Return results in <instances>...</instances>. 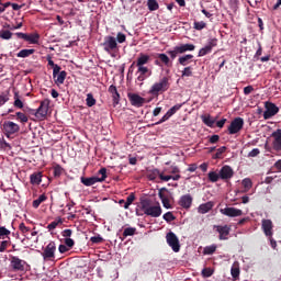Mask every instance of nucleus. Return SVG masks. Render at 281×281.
I'll use <instances>...</instances> for the list:
<instances>
[{"mask_svg":"<svg viewBox=\"0 0 281 281\" xmlns=\"http://www.w3.org/2000/svg\"><path fill=\"white\" fill-rule=\"evenodd\" d=\"M140 206L146 216H151V218H159L161 216V205L159 202L151 204L150 201L143 200Z\"/></svg>","mask_w":281,"mask_h":281,"instance_id":"obj_1","label":"nucleus"},{"mask_svg":"<svg viewBox=\"0 0 281 281\" xmlns=\"http://www.w3.org/2000/svg\"><path fill=\"white\" fill-rule=\"evenodd\" d=\"M168 89H170V82L168 81L167 77H164L150 87L149 93L150 95H159V93H164L168 91Z\"/></svg>","mask_w":281,"mask_h":281,"instance_id":"obj_2","label":"nucleus"},{"mask_svg":"<svg viewBox=\"0 0 281 281\" xmlns=\"http://www.w3.org/2000/svg\"><path fill=\"white\" fill-rule=\"evenodd\" d=\"M147 177L150 181H155L157 177H159L161 181H170V179H172V181H179V179H181V175L166 176L164 175V172L159 171V169H153L151 171L148 172Z\"/></svg>","mask_w":281,"mask_h":281,"instance_id":"obj_3","label":"nucleus"},{"mask_svg":"<svg viewBox=\"0 0 281 281\" xmlns=\"http://www.w3.org/2000/svg\"><path fill=\"white\" fill-rule=\"evenodd\" d=\"M99 175H101V177L93 176L90 178H81V183L87 187L95 186V183H102V181L106 180V168H101L99 170Z\"/></svg>","mask_w":281,"mask_h":281,"instance_id":"obj_4","label":"nucleus"},{"mask_svg":"<svg viewBox=\"0 0 281 281\" xmlns=\"http://www.w3.org/2000/svg\"><path fill=\"white\" fill-rule=\"evenodd\" d=\"M102 47L108 54H113V52L117 50V40L113 36H105Z\"/></svg>","mask_w":281,"mask_h":281,"instance_id":"obj_5","label":"nucleus"},{"mask_svg":"<svg viewBox=\"0 0 281 281\" xmlns=\"http://www.w3.org/2000/svg\"><path fill=\"white\" fill-rule=\"evenodd\" d=\"M243 126H245V120L243 117L234 119L228 126V134L236 135V133H240Z\"/></svg>","mask_w":281,"mask_h":281,"instance_id":"obj_6","label":"nucleus"},{"mask_svg":"<svg viewBox=\"0 0 281 281\" xmlns=\"http://www.w3.org/2000/svg\"><path fill=\"white\" fill-rule=\"evenodd\" d=\"M166 240H167V245L171 247L172 251H175L176 254L180 251L181 245L179 244V237H177L175 233L169 232L166 235Z\"/></svg>","mask_w":281,"mask_h":281,"instance_id":"obj_7","label":"nucleus"},{"mask_svg":"<svg viewBox=\"0 0 281 281\" xmlns=\"http://www.w3.org/2000/svg\"><path fill=\"white\" fill-rule=\"evenodd\" d=\"M42 257L44 260H54L56 258V243L50 241L42 252Z\"/></svg>","mask_w":281,"mask_h":281,"instance_id":"obj_8","label":"nucleus"},{"mask_svg":"<svg viewBox=\"0 0 281 281\" xmlns=\"http://www.w3.org/2000/svg\"><path fill=\"white\" fill-rule=\"evenodd\" d=\"M10 266L13 271H23L27 267V261L22 260L16 256H11Z\"/></svg>","mask_w":281,"mask_h":281,"instance_id":"obj_9","label":"nucleus"},{"mask_svg":"<svg viewBox=\"0 0 281 281\" xmlns=\"http://www.w3.org/2000/svg\"><path fill=\"white\" fill-rule=\"evenodd\" d=\"M49 111V100L45 99L41 102L40 108L37 109L35 115L36 117H38L40 120H43L45 117H47V113Z\"/></svg>","mask_w":281,"mask_h":281,"instance_id":"obj_10","label":"nucleus"},{"mask_svg":"<svg viewBox=\"0 0 281 281\" xmlns=\"http://www.w3.org/2000/svg\"><path fill=\"white\" fill-rule=\"evenodd\" d=\"M272 148L276 153H281V130H277L271 134Z\"/></svg>","mask_w":281,"mask_h":281,"instance_id":"obj_11","label":"nucleus"},{"mask_svg":"<svg viewBox=\"0 0 281 281\" xmlns=\"http://www.w3.org/2000/svg\"><path fill=\"white\" fill-rule=\"evenodd\" d=\"M221 214L224 216H229L231 218H236L237 216H243V210L236 207H225L220 210Z\"/></svg>","mask_w":281,"mask_h":281,"instance_id":"obj_12","label":"nucleus"},{"mask_svg":"<svg viewBox=\"0 0 281 281\" xmlns=\"http://www.w3.org/2000/svg\"><path fill=\"white\" fill-rule=\"evenodd\" d=\"M127 98L132 104V106H144V104L146 103V99L139 97V94L137 93H128Z\"/></svg>","mask_w":281,"mask_h":281,"instance_id":"obj_13","label":"nucleus"},{"mask_svg":"<svg viewBox=\"0 0 281 281\" xmlns=\"http://www.w3.org/2000/svg\"><path fill=\"white\" fill-rule=\"evenodd\" d=\"M217 43H218V40L216 38L210 40L209 43L199 50V56H207V54H210L212 49L216 47Z\"/></svg>","mask_w":281,"mask_h":281,"instance_id":"obj_14","label":"nucleus"},{"mask_svg":"<svg viewBox=\"0 0 281 281\" xmlns=\"http://www.w3.org/2000/svg\"><path fill=\"white\" fill-rule=\"evenodd\" d=\"M3 128L8 135H14V133H19L21 131V127L19 124L12 122V121H7L3 123Z\"/></svg>","mask_w":281,"mask_h":281,"instance_id":"obj_15","label":"nucleus"},{"mask_svg":"<svg viewBox=\"0 0 281 281\" xmlns=\"http://www.w3.org/2000/svg\"><path fill=\"white\" fill-rule=\"evenodd\" d=\"M279 109L273 103H266V111L263 112L265 120H271L278 113Z\"/></svg>","mask_w":281,"mask_h":281,"instance_id":"obj_16","label":"nucleus"},{"mask_svg":"<svg viewBox=\"0 0 281 281\" xmlns=\"http://www.w3.org/2000/svg\"><path fill=\"white\" fill-rule=\"evenodd\" d=\"M261 227L266 236H268L269 238L273 236V222H271V220H262Z\"/></svg>","mask_w":281,"mask_h":281,"instance_id":"obj_17","label":"nucleus"},{"mask_svg":"<svg viewBox=\"0 0 281 281\" xmlns=\"http://www.w3.org/2000/svg\"><path fill=\"white\" fill-rule=\"evenodd\" d=\"M182 104H176L170 110L167 111V113L159 120L156 124H164V122H167V120H170L179 109H181Z\"/></svg>","mask_w":281,"mask_h":281,"instance_id":"obj_18","label":"nucleus"},{"mask_svg":"<svg viewBox=\"0 0 281 281\" xmlns=\"http://www.w3.org/2000/svg\"><path fill=\"white\" fill-rule=\"evenodd\" d=\"M53 78H54L55 85H57V87H60V85H65V80L67 79V71L59 70V72L55 74V70H53Z\"/></svg>","mask_w":281,"mask_h":281,"instance_id":"obj_19","label":"nucleus"},{"mask_svg":"<svg viewBox=\"0 0 281 281\" xmlns=\"http://www.w3.org/2000/svg\"><path fill=\"white\" fill-rule=\"evenodd\" d=\"M220 177L223 181L232 179V177H234V169L227 165L222 167L220 170Z\"/></svg>","mask_w":281,"mask_h":281,"instance_id":"obj_20","label":"nucleus"},{"mask_svg":"<svg viewBox=\"0 0 281 281\" xmlns=\"http://www.w3.org/2000/svg\"><path fill=\"white\" fill-rule=\"evenodd\" d=\"M109 93H111V95H112L113 106H117V104H120V92H117V87H115L113 85L110 86Z\"/></svg>","mask_w":281,"mask_h":281,"instance_id":"obj_21","label":"nucleus"},{"mask_svg":"<svg viewBox=\"0 0 281 281\" xmlns=\"http://www.w3.org/2000/svg\"><path fill=\"white\" fill-rule=\"evenodd\" d=\"M179 205L186 210L190 209L192 205V195L186 194L180 198Z\"/></svg>","mask_w":281,"mask_h":281,"instance_id":"obj_22","label":"nucleus"},{"mask_svg":"<svg viewBox=\"0 0 281 281\" xmlns=\"http://www.w3.org/2000/svg\"><path fill=\"white\" fill-rule=\"evenodd\" d=\"M214 207V202L209 201L206 203L200 204L198 207L199 214H207Z\"/></svg>","mask_w":281,"mask_h":281,"instance_id":"obj_23","label":"nucleus"},{"mask_svg":"<svg viewBox=\"0 0 281 281\" xmlns=\"http://www.w3.org/2000/svg\"><path fill=\"white\" fill-rule=\"evenodd\" d=\"M218 234H220V240H227V236H229V226H217L216 227Z\"/></svg>","mask_w":281,"mask_h":281,"instance_id":"obj_24","label":"nucleus"},{"mask_svg":"<svg viewBox=\"0 0 281 281\" xmlns=\"http://www.w3.org/2000/svg\"><path fill=\"white\" fill-rule=\"evenodd\" d=\"M231 274L234 281L238 280L240 278V265L238 261H235L231 269Z\"/></svg>","mask_w":281,"mask_h":281,"instance_id":"obj_25","label":"nucleus"},{"mask_svg":"<svg viewBox=\"0 0 281 281\" xmlns=\"http://www.w3.org/2000/svg\"><path fill=\"white\" fill-rule=\"evenodd\" d=\"M177 46H178V50H180V54H186V52H194L195 49L194 44H180Z\"/></svg>","mask_w":281,"mask_h":281,"instance_id":"obj_26","label":"nucleus"},{"mask_svg":"<svg viewBox=\"0 0 281 281\" xmlns=\"http://www.w3.org/2000/svg\"><path fill=\"white\" fill-rule=\"evenodd\" d=\"M192 58H194V55H184L179 57L178 63L182 65V67H188V65L192 63Z\"/></svg>","mask_w":281,"mask_h":281,"instance_id":"obj_27","label":"nucleus"},{"mask_svg":"<svg viewBox=\"0 0 281 281\" xmlns=\"http://www.w3.org/2000/svg\"><path fill=\"white\" fill-rule=\"evenodd\" d=\"M150 60V56L140 54L136 60V66H144L148 65V61Z\"/></svg>","mask_w":281,"mask_h":281,"instance_id":"obj_28","label":"nucleus"},{"mask_svg":"<svg viewBox=\"0 0 281 281\" xmlns=\"http://www.w3.org/2000/svg\"><path fill=\"white\" fill-rule=\"evenodd\" d=\"M158 196H159L164 207H166V210H170L172 207V205H170V200L162 192H159Z\"/></svg>","mask_w":281,"mask_h":281,"instance_id":"obj_29","label":"nucleus"},{"mask_svg":"<svg viewBox=\"0 0 281 281\" xmlns=\"http://www.w3.org/2000/svg\"><path fill=\"white\" fill-rule=\"evenodd\" d=\"M42 181H43V175H41V172L31 175V183L33 186H40Z\"/></svg>","mask_w":281,"mask_h":281,"instance_id":"obj_30","label":"nucleus"},{"mask_svg":"<svg viewBox=\"0 0 281 281\" xmlns=\"http://www.w3.org/2000/svg\"><path fill=\"white\" fill-rule=\"evenodd\" d=\"M136 67H138L137 74H140L138 76V80L140 82H143V80L145 79L144 76H146V74H148V67H146V66H136Z\"/></svg>","mask_w":281,"mask_h":281,"instance_id":"obj_31","label":"nucleus"},{"mask_svg":"<svg viewBox=\"0 0 281 281\" xmlns=\"http://www.w3.org/2000/svg\"><path fill=\"white\" fill-rule=\"evenodd\" d=\"M218 179H221V171L220 172H216V171L209 172V181H211V183H216V181H218Z\"/></svg>","mask_w":281,"mask_h":281,"instance_id":"obj_32","label":"nucleus"},{"mask_svg":"<svg viewBox=\"0 0 281 281\" xmlns=\"http://www.w3.org/2000/svg\"><path fill=\"white\" fill-rule=\"evenodd\" d=\"M216 249H217L216 244H213L211 246H206L203 249V255L204 256H212V254H214V251H216Z\"/></svg>","mask_w":281,"mask_h":281,"instance_id":"obj_33","label":"nucleus"},{"mask_svg":"<svg viewBox=\"0 0 281 281\" xmlns=\"http://www.w3.org/2000/svg\"><path fill=\"white\" fill-rule=\"evenodd\" d=\"M34 54V49H22L18 53V58H27L29 56H32Z\"/></svg>","mask_w":281,"mask_h":281,"instance_id":"obj_34","label":"nucleus"},{"mask_svg":"<svg viewBox=\"0 0 281 281\" xmlns=\"http://www.w3.org/2000/svg\"><path fill=\"white\" fill-rule=\"evenodd\" d=\"M147 7L150 12H155V10H159V3L157 0H147Z\"/></svg>","mask_w":281,"mask_h":281,"instance_id":"obj_35","label":"nucleus"},{"mask_svg":"<svg viewBox=\"0 0 281 281\" xmlns=\"http://www.w3.org/2000/svg\"><path fill=\"white\" fill-rule=\"evenodd\" d=\"M241 184L244 186V190L243 192H247L248 190H251V187L254 186V183L251 182V179L246 178L241 181Z\"/></svg>","mask_w":281,"mask_h":281,"instance_id":"obj_36","label":"nucleus"},{"mask_svg":"<svg viewBox=\"0 0 281 281\" xmlns=\"http://www.w3.org/2000/svg\"><path fill=\"white\" fill-rule=\"evenodd\" d=\"M14 103L13 105L16 108V109H23V101H21V98L19 97V92H14Z\"/></svg>","mask_w":281,"mask_h":281,"instance_id":"obj_37","label":"nucleus"},{"mask_svg":"<svg viewBox=\"0 0 281 281\" xmlns=\"http://www.w3.org/2000/svg\"><path fill=\"white\" fill-rule=\"evenodd\" d=\"M44 201H47V196L45 194L40 195L38 199L33 201V207L37 209Z\"/></svg>","mask_w":281,"mask_h":281,"instance_id":"obj_38","label":"nucleus"},{"mask_svg":"<svg viewBox=\"0 0 281 281\" xmlns=\"http://www.w3.org/2000/svg\"><path fill=\"white\" fill-rule=\"evenodd\" d=\"M135 232H137V228L135 227H127L123 232V236L126 238L128 236H135Z\"/></svg>","mask_w":281,"mask_h":281,"instance_id":"obj_39","label":"nucleus"},{"mask_svg":"<svg viewBox=\"0 0 281 281\" xmlns=\"http://www.w3.org/2000/svg\"><path fill=\"white\" fill-rule=\"evenodd\" d=\"M167 54H169L170 58L172 60H175V58H177V56H179V54H181V52L179 50V46H176V47H173V49L168 50Z\"/></svg>","mask_w":281,"mask_h":281,"instance_id":"obj_40","label":"nucleus"},{"mask_svg":"<svg viewBox=\"0 0 281 281\" xmlns=\"http://www.w3.org/2000/svg\"><path fill=\"white\" fill-rule=\"evenodd\" d=\"M133 201H135V195L132 193L127 196L126 202L123 205L124 210H128V207H131L133 204Z\"/></svg>","mask_w":281,"mask_h":281,"instance_id":"obj_41","label":"nucleus"},{"mask_svg":"<svg viewBox=\"0 0 281 281\" xmlns=\"http://www.w3.org/2000/svg\"><path fill=\"white\" fill-rule=\"evenodd\" d=\"M86 104L87 106H95V98H93V94H87Z\"/></svg>","mask_w":281,"mask_h":281,"instance_id":"obj_42","label":"nucleus"},{"mask_svg":"<svg viewBox=\"0 0 281 281\" xmlns=\"http://www.w3.org/2000/svg\"><path fill=\"white\" fill-rule=\"evenodd\" d=\"M47 60H48L49 67H53V71H55V75L59 74L60 66H58V64H55L54 60L50 59V57H48Z\"/></svg>","mask_w":281,"mask_h":281,"instance_id":"obj_43","label":"nucleus"},{"mask_svg":"<svg viewBox=\"0 0 281 281\" xmlns=\"http://www.w3.org/2000/svg\"><path fill=\"white\" fill-rule=\"evenodd\" d=\"M25 41H27L29 43H32L33 45L38 43V34L26 35Z\"/></svg>","mask_w":281,"mask_h":281,"instance_id":"obj_44","label":"nucleus"},{"mask_svg":"<svg viewBox=\"0 0 281 281\" xmlns=\"http://www.w3.org/2000/svg\"><path fill=\"white\" fill-rule=\"evenodd\" d=\"M192 67L191 66H188L186 67L183 70H182V78H190L192 77Z\"/></svg>","mask_w":281,"mask_h":281,"instance_id":"obj_45","label":"nucleus"},{"mask_svg":"<svg viewBox=\"0 0 281 281\" xmlns=\"http://www.w3.org/2000/svg\"><path fill=\"white\" fill-rule=\"evenodd\" d=\"M202 120H203L204 124H206V126H210V127L214 126V124L216 122L212 116H204V117H202Z\"/></svg>","mask_w":281,"mask_h":281,"instance_id":"obj_46","label":"nucleus"},{"mask_svg":"<svg viewBox=\"0 0 281 281\" xmlns=\"http://www.w3.org/2000/svg\"><path fill=\"white\" fill-rule=\"evenodd\" d=\"M0 38H3V41H10V38H12V32L0 31Z\"/></svg>","mask_w":281,"mask_h":281,"instance_id":"obj_47","label":"nucleus"},{"mask_svg":"<svg viewBox=\"0 0 281 281\" xmlns=\"http://www.w3.org/2000/svg\"><path fill=\"white\" fill-rule=\"evenodd\" d=\"M60 223H63V220L58 218V220L52 222L50 224H48L47 229H49V232H52L53 229H56V227H58V225H60Z\"/></svg>","mask_w":281,"mask_h":281,"instance_id":"obj_48","label":"nucleus"},{"mask_svg":"<svg viewBox=\"0 0 281 281\" xmlns=\"http://www.w3.org/2000/svg\"><path fill=\"white\" fill-rule=\"evenodd\" d=\"M158 58L161 60V63H164V65H166L168 67V65H170V57H168V55L166 54H158Z\"/></svg>","mask_w":281,"mask_h":281,"instance_id":"obj_49","label":"nucleus"},{"mask_svg":"<svg viewBox=\"0 0 281 281\" xmlns=\"http://www.w3.org/2000/svg\"><path fill=\"white\" fill-rule=\"evenodd\" d=\"M202 276L203 278H212V276H214V270L211 268H204L202 270Z\"/></svg>","mask_w":281,"mask_h":281,"instance_id":"obj_50","label":"nucleus"},{"mask_svg":"<svg viewBox=\"0 0 281 281\" xmlns=\"http://www.w3.org/2000/svg\"><path fill=\"white\" fill-rule=\"evenodd\" d=\"M227 150V147L222 146L217 149L216 154L213 156V159H221V156L223 155V153H225Z\"/></svg>","mask_w":281,"mask_h":281,"instance_id":"obj_51","label":"nucleus"},{"mask_svg":"<svg viewBox=\"0 0 281 281\" xmlns=\"http://www.w3.org/2000/svg\"><path fill=\"white\" fill-rule=\"evenodd\" d=\"M164 221H167V223H172L175 221V215H172L171 212H167L162 216Z\"/></svg>","mask_w":281,"mask_h":281,"instance_id":"obj_52","label":"nucleus"},{"mask_svg":"<svg viewBox=\"0 0 281 281\" xmlns=\"http://www.w3.org/2000/svg\"><path fill=\"white\" fill-rule=\"evenodd\" d=\"M10 234V231L3 226H0V238H5Z\"/></svg>","mask_w":281,"mask_h":281,"instance_id":"obj_53","label":"nucleus"},{"mask_svg":"<svg viewBox=\"0 0 281 281\" xmlns=\"http://www.w3.org/2000/svg\"><path fill=\"white\" fill-rule=\"evenodd\" d=\"M16 117L18 120H20V122H23V123L27 122V115H25L23 112H18Z\"/></svg>","mask_w":281,"mask_h":281,"instance_id":"obj_54","label":"nucleus"},{"mask_svg":"<svg viewBox=\"0 0 281 281\" xmlns=\"http://www.w3.org/2000/svg\"><path fill=\"white\" fill-rule=\"evenodd\" d=\"M116 41H117V43H125L126 42V35L124 33H117Z\"/></svg>","mask_w":281,"mask_h":281,"instance_id":"obj_55","label":"nucleus"},{"mask_svg":"<svg viewBox=\"0 0 281 281\" xmlns=\"http://www.w3.org/2000/svg\"><path fill=\"white\" fill-rule=\"evenodd\" d=\"M90 240H91V243L98 245V244L102 243L103 238H102V236L98 235V236L91 237Z\"/></svg>","mask_w":281,"mask_h":281,"instance_id":"obj_56","label":"nucleus"},{"mask_svg":"<svg viewBox=\"0 0 281 281\" xmlns=\"http://www.w3.org/2000/svg\"><path fill=\"white\" fill-rule=\"evenodd\" d=\"M205 29V22H194V30H203Z\"/></svg>","mask_w":281,"mask_h":281,"instance_id":"obj_57","label":"nucleus"},{"mask_svg":"<svg viewBox=\"0 0 281 281\" xmlns=\"http://www.w3.org/2000/svg\"><path fill=\"white\" fill-rule=\"evenodd\" d=\"M8 100H10L8 94H0V106H3V104H5V102H8Z\"/></svg>","mask_w":281,"mask_h":281,"instance_id":"obj_58","label":"nucleus"},{"mask_svg":"<svg viewBox=\"0 0 281 281\" xmlns=\"http://www.w3.org/2000/svg\"><path fill=\"white\" fill-rule=\"evenodd\" d=\"M260 155V149L255 148L251 151H249L248 157H258Z\"/></svg>","mask_w":281,"mask_h":281,"instance_id":"obj_59","label":"nucleus"},{"mask_svg":"<svg viewBox=\"0 0 281 281\" xmlns=\"http://www.w3.org/2000/svg\"><path fill=\"white\" fill-rule=\"evenodd\" d=\"M71 234H72L71 229H65L63 231L61 236H64V238H71Z\"/></svg>","mask_w":281,"mask_h":281,"instance_id":"obj_60","label":"nucleus"},{"mask_svg":"<svg viewBox=\"0 0 281 281\" xmlns=\"http://www.w3.org/2000/svg\"><path fill=\"white\" fill-rule=\"evenodd\" d=\"M5 249H8V240H3L0 244V254H3V251H5Z\"/></svg>","mask_w":281,"mask_h":281,"instance_id":"obj_61","label":"nucleus"},{"mask_svg":"<svg viewBox=\"0 0 281 281\" xmlns=\"http://www.w3.org/2000/svg\"><path fill=\"white\" fill-rule=\"evenodd\" d=\"M254 91V86H247L244 88V94L249 95Z\"/></svg>","mask_w":281,"mask_h":281,"instance_id":"obj_62","label":"nucleus"},{"mask_svg":"<svg viewBox=\"0 0 281 281\" xmlns=\"http://www.w3.org/2000/svg\"><path fill=\"white\" fill-rule=\"evenodd\" d=\"M65 245H66V247H69V248L74 247V245H75L74 239L66 238L65 239Z\"/></svg>","mask_w":281,"mask_h":281,"instance_id":"obj_63","label":"nucleus"},{"mask_svg":"<svg viewBox=\"0 0 281 281\" xmlns=\"http://www.w3.org/2000/svg\"><path fill=\"white\" fill-rule=\"evenodd\" d=\"M169 172H170L171 175H179V172H180L179 167H177V166H171Z\"/></svg>","mask_w":281,"mask_h":281,"instance_id":"obj_64","label":"nucleus"}]
</instances>
